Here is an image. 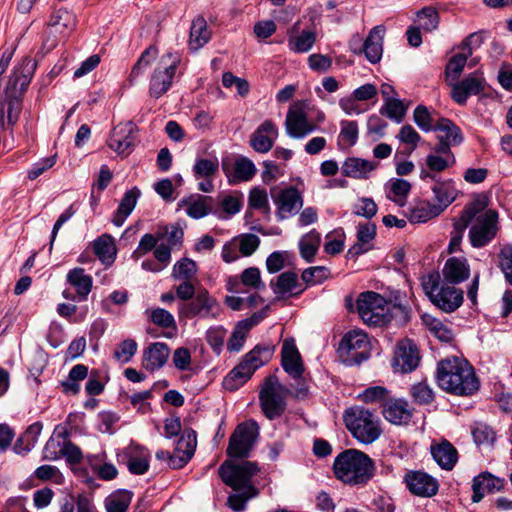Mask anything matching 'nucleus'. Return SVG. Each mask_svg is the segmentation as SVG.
<instances>
[{
  "mask_svg": "<svg viewBox=\"0 0 512 512\" xmlns=\"http://www.w3.org/2000/svg\"><path fill=\"white\" fill-rule=\"evenodd\" d=\"M214 199L201 194H191L178 202V209L184 208L186 214L193 219H201L213 213Z\"/></svg>",
  "mask_w": 512,
  "mask_h": 512,
  "instance_id": "a878e982",
  "label": "nucleus"
},
{
  "mask_svg": "<svg viewBox=\"0 0 512 512\" xmlns=\"http://www.w3.org/2000/svg\"><path fill=\"white\" fill-rule=\"evenodd\" d=\"M196 273V262L189 258H182L174 264L171 276L174 280H192Z\"/></svg>",
  "mask_w": 512,
  "mask_h": 512,
  "instance_id": "864d4df0",
  "label": "nucleus"
},
{
  "mask_svg": "<svg viewBox=\"0 0 512 512\" xmlns=\"http://www.w3.org/2000/svg\"><path fill=\"white\" fill-rule=\"evenodd\" d=\"M317 39L316 32L311 29L300 31V21L295 22L287 30V46L288 49L297 54L309 52Z\"/></svg>",
  "mask_w": 512,
  "mask_h": 512,
  "instance_id": "aec40b11",
  "label": "nucleus"
},
{
  "mask_svg": "<svg viewBox=\"0 0 512 512\" xmlns=\"http://www.w3.org/2000/svg\"><path fill=\"white\" fill-rule=\"evenodd\" d=\"M429 182H432L430 189L433 193V204L441 209L442 213L456 200L459 190L452 179L436 178L435 180H429Z\"/></svg>",
  "mask_w": 512,
  "mask_h": 512,
  "instance_id": "5701e85b",
  "label": "nucleus"
},
{
  "mask_svg": "<svg viewBox=\"0 0 512 512\" xmlns=\"http://www.w3.org/2000/svg\"><path fill=\"white\" fill-rule=\"evenodd\" d=\"M389 391L383 386H373L366 388L358 395V398L365 403H381L382 405L389 400Z\"/></svg>",
  "mask_w": 512,
  "mask_h": 512,
  "instance_id": "69168bd1",
  "label": "nucleus"
},
{
  "mask_svg": "<svg viewBox=\"0 0 512 512\" xmlns=\"http://www.w3.org/2000/svg\"><path fill=\"white\" fill-rule=\"evenodd\" d=\"M369 341L363 331H349L341 340L340 352L348 365L360 364L369 357Z\"/></svg>",
  "mask_w": 512,
  "mask_h": 512,
  "instance_id": "9b49d317",
  "label": "nucleus"
},
{
  "mask_svg": "<svg viewBox=\"0 0 512 512\" xmlns=\"http://www.w3.org/2000/svg\"><path fill=\"white\" fill-rule=\"evenodd\" d=\"M158 50L154 46L148 47L140 56L138 61L133 66L130 73V80L136 79L140 74H142L151 63L157 58Z\"/></svg>",
  "mask_w": 512,
  "mask_h": 512,
  "instance_id": "052dcab7",
  "label": "nucleus"
},
{
  "mask_svg": "<svg viewBox=\"0 0 512 512\" xmlns=\"http://www.w3.org/2000/svg\"><path fill=\"white\" fill-rule=\"evenodd\" d=\"M411 191V184L404 179H393L389 185L388 198L400 206H403L408 194Z\"/></svg>",
  "mask_w": 512,
  "mask_h": 512,
  "instance_id": "5fc2aeb1",
  "label": "nucleus"
},
{
  "mask_svg": "<svg viewBox=\"0 0 512 512\" xmlns=\"http://www.w3.org/2000/svg\"><path fill=\"white\" fill-rule=\"evenodd\" d=\"M259 437V426L253 420L240 423L229 439L228 448H252Z\"/></svg>",
  "mask_w": 512,
  "mask_h": 512,
  "instance_id": "cd10ccee",
  "label": "nucleus"
},
{
  "mask_svg": "<svg viewBox=\"0 0 512 512\" xmlns=\"http://www.w3.org/2000/svg\"><path fill=\"white\" fill-rule=\"evenodd\" d=\"M219 308L217 300L202 288L197 290L195 296L188 302L178 306L179 317L182 318H209L215 317Z\"/></svg>",
  "mask_w": 512,
  "mask_h": 512,
  "instance_id": "9d476101",
  "label": "nucleus"
},
{
  "mask_svg": "<svg viewBox=\"0 0 512 512\" xmlns=\"http://www.w3.org/2000/svg\"><path fill=\"white\" fill-rule=\"evenodd\" d=\"M505 480L494 476L490 472H482L475 476L472 481V501L480 502L486 494L499 492L504 488Z\"/></svg>",
  "mask_w": 512,
  "mask_h": 512,
  "instance_id": "393cba45",
  "label": "nucleus"
},
{
  "mask_svg": "<svg viewBox=\"0 0 512 512\" xmlns=\"http://www.w3.org/2000/svg\"><path fill=\"white\" fill-rule=\"evenodd\" d=\"M418 27L426 32H431L437 29L439 25V13L438 11L431 7H424L419 10L416 14Z\"/></svg>",
  "mask_w": 512,
  "mask_h": 512,
  "instance_id": "603ef678",
  "label": "nucleus"
},
{
  "mask_svg": "<svg viewBox=\"0 0 512 512\" xmlns=\"http://www.w3.org/2000/svg\"><path fill=\"white\" fill-rule=\"evenodd\" d=\"M376 225L373 223L359 224L357 227V242L348 250V255L358 257L369 251V243L375 238Z\"/></svg>",
  "mask_w": 512,
  "mask_h": 512,
  "instance_id": "c9c22d12",
  "label": "nucleus"
},
{
  "mask_svg": "<svg viewBox=\"0 0 512 512\" xmlns=\"http://www.w3.org/2000/svg\"><path fill=\"white\" fill-rule=\"evenodd\" d=\"M138 345L133 339H126L119 343L114 351V358L120 363H128L134 357Z\"/></svg>",
  "mask_w": 512,
  "mask_h": 512,
  "instance_id": "e2e57ef3",
  "label": "nucleus"
},
{
  "mask_svg": "<svg viewBox=\"0 0 512 512\" xmlns=\"http://www.w3.org/2000/svg\"><path fill=\"white\" fill-rule=\"evenodd\" d=\"M455 163L456 158L454 155L440 156L436 154H429L426 157L427 169H422L419 177L421 180L428 183L429 180L440 178L438 173L452 167Z\"/></svg>",
  "mask_w": 512,
  "mask_h": 512,
  "instance_id": "72a5a7b5",
  "label": "nucleus"
},
{
  "mask_svg": "<svg viewBox=\"0 0 512 512\" xmlns=\"http://www.w3.org/2000/svg\"><path fill=\"white\" fill-rule=\"evenodd\" d=\"M179 63L180 58L177 54L167 53L161 57L159 66L154 70L150 80L151 96L159 98L169 90Z\"/></svg>",
  "mask_w": 512,
  "mask_h": 512,
  "instance_id": "1a4fd4ad",
  "label": "nucleus"
},
{
  "mask_svg": "<svg viewBox=\"0 0 512 512\" xmlns=\"http://www.w3.org/2000/svg\"><path fill=\"white\" fill-rule=\"evenodd\" d=\"M498 232V213L488 209L477 214L469 229V240L474 248L488 245Z\"/></svg>",
  "mask_w": 512,
  "mask_h": 512,
  "instance_id": "6e6552de",
  "label": "nucleus"
},
{
  "mask_svg": "<svg viewBox=\"0 0 512 512\" xmlns=\"http://www.w3.org/2000/svg\"><path fill=\"white\" fill-rule=\"evenodd\" d=\"M140 190L137 187H133L132 189L126 191L119 203V206L116 212L113 215L112 222L115 226L121 227L127 217L134 210L137 200L140 197Z\"/></svg>",
  "mask_w": 512,
  "mask_h": 512,
  "instance_id": "ea45409f",
  "label": "nucleus"
},
{
  "mask_svg": "<svg viewBox=\"0 0 512 512\" xmlns=\"http://www.w3.org/2000/svg\"><path fill=\"white\" fill-rule=\"evenodd\" d=\"M211 38V31L208 28L206 20L199 16L192 22L190 28V37L188 41L189 49L198 51L202 48Z\"/></svg>",
  "mask_w": 512,
  "mask_h": 512,
  "instance_id": "79ce46f5",
  "label": "nucleus"
},
{
  "mask_svg": "<svg viewBox=\"0 0 512 512\" xmlns=\"http://www.w3.org/2000/svg\"><path fill=\"white\" fill-rule=\"evenodd\" d=\"M43 424L34 422L17 438L13 448H33L38 443Z\"/></svg>",
  "mask_w": 512,
  "mask_h": 512,
  "instance_id": "3c124183",
  "label": "nucleus"
},
{
  "mask_svg": "<svg viewBox=\"0 0 512 512\" xmlns=\"http://www.w3.org/2000/svg\"><path fill=\"white\" fill-rule=\"evenodd\" d=\"M221 209H213V214L218 218H227L237 214L242 207L241 200L233 195H226L222 198Z\"/></svg>",
  "mask_w": 512,
  "mask_h": 512,
  "instance_id": "bf43d9fd",
  "label": "nucleus"
},
{
  "mask_svg": "<svg viewBox=\"0 0 512 512\" xmlns=\"http://www.w3.org/2000/svg\"><path fill=\"white\" fill-rule=\"evenodd\" d=\"M223 171L229 178V182L236 184L239 182L249 181L256 174V167L252 160L247 157H239L235 160L233 173L230 174L225 164H223Z\"/></svg>",
  "mask_w": 512,
  "mask_h": 512,
  "instance_id": "a19ab883",
  "label": "nucleus"
},
{
  "mask_svg": "<svg viewBox=\"0 0 512 512\" xmlns=\"http://www.w3.org/2000/svg\"><path fill=\"white\" fill-rule=\"evenodd\" d=\"M435 462L444 470L450 471L458 461V450H430Z\"/></svg>",
  "mask_w": 512,
  "mask_h": 512,
  "instance_id": "0e129e2a",
  "label": "nucleus"
},
{
  "mask_svg": "<svg viewBox=\"0 0 512 512\" xmlns=\"http://www.w3.org/2000/svg\"><path fill=\"white\" fill-rule=\"evenodd\" d=\"M389 302L380 294L367 291L357 299V311L361 319L368 326L382 327L388 324Z\"/></svg>",
  "mask_w": 512,
  "mask_h": 512,
  "instance_id": "423d86ee",
  "label": "nucleus"
},
{
  "mask_svg": "<svg viewBox=\"0 0 512 512\" xmlns=\"http://www.w3.org/2000/svg\"><path fill=\"white\" fill-rule=\"evenodd\" d=\"M343 420L351 434L364 445L372 444L383 432L380 418L362 406L346 409Z\"/></svg>",
  "mask_w": 512,
  "mask_h": 512,
  "instance_id": "20e7f679",
  "label": "nucleus"
},
{
  "mask_svg": "<svg viewBox=\"0 0 512 512\" xmlns=\"http://www.w3.org/2000/svg\"><path fill=\"white\" fill-rule=\"evenodd\" d=\"M434 131L437 133L436 137L439 141H444L454 146L460 145L464 139L461 129L448 118L438 119L435 123Z\"/></svg>",
  "mask_w": 512,
  "mask_h": 512,
  "instance_id": "4c0bfd02",
  "label": "nucleus"
},
{
  "mask_svg": "<svg viewBox=\"0 0 512 512\" xmlns=\"http://www.w3.org/2000/svg\"><path fill=\"white\" fill-rule=\"evenodd\" d=\"M219 172V161L217 157L203 158L198 157L192 167V173L198 183V190L204 193L214 191L213 180Z\"/></svg>",
  "mask_w": 512,
  "mask_h": 512,
  "instance_id": "f3484780",
  "label": "nucleus"
},
{
  "mask_svg": "<svg viewBox=\"0 0 512 512\" xmlns=\"http://www.w3.org/2000/svg\"><path fill=\"white\" fill-rule=\"evenodd\" d=\"M275 346L258 344L244 359L225 377L223 385L229 391H234L247 382L254 372L267 364L273 357Z\"/></svg>",
  "mask_w": 512,
  "mask_h": 512,
  "instance_id": "39448f33",
  "label": "nucleus"
},
{
  "mask_svg": "<svg viewBox=\"0 0 512 512\" xmlns=\"http://www.w3.org/2000/svg\"><path fill=\"white\" fill-rule=\"evenodd\" d=\"M419 362L420 354L416 344L410 339L400 341L395 350L394 368L402 373H409L418 367Z\"/></svg>",
  "mask_w": 512,
  "mask_h": 512,
  "instance_id": "a211bd4d",
  "label": "nucleus"
},
{
  "mask_svg": "<svg viewBox=\"0 0 512 512\" xmlns=\"http://www.w3.org/2000/svg\"><path fill=\"white\" fill-rule=\"evenodd\" d=\"M442 275L446 284L454 286L467 280L470 266L465 257H450L444 263Z\"/></svg>",
  "mask_w": 512,
  "mask_h": 512,
  "instance_id": "c85d7f7f",
  "label": "nucleus"
},
{
  "mask_svg": "<svg viewBox=\"0 0 512 512\" xmlns=\"http://www.w3.org/2000/svg\"><path fill=\"white\" fill-rule=\"evenodd\" d=\"M278 137V128L272 120L261 123L250 137L251 147L258 153L269 152Z\"/></svg>",
  "mask_w": 512,
  "mask_h": 512,
  "instance_id": "412c9836",
  "label": "nucleus"
},
{
  "mask_svg": "<svg viewBox=\"0 0 512 512\" xmlns=\"http://www.w3.org/2000/svg\"><path fill=\"white\" fill-rule=\"evenodd\" d=\"M388 323L395 321L397 325L403 326L411 319V309L402 304H391L389 302L387 309Z\"/></svg>",
  "mask_w": 512,
  "mask_h": 512,
  "instance_id": "774afa93",
  "label": "nucleus"
},
{
  "mask_svg": "<svg viewBox=\"0 0 512 512\" xmlns=\"http://www.w3.org/2000/svg\"><path fill=\"white\" fill-rule=\"evenodd\" d=\"M385 27L377 25L373 27L363 44V52L369 62L372 64L378 63L381 60L383 53V37Z\"/></svg>",
  "mask_w": 512,
  "mask_h": 512,
  "instance_id": "473e14b6",
  "label": "nucleus"
},
{
  "mask_svg": "<svg viewBox=\"0 0 512 512\" xmlns=\"http://www.w3.org/2000/svg\"><path fill=\"white\" fill-rule=\"evenodd\" d=\"M157 235L160 240L165 241L171 249H179L182 246L184 231L177 224L166 225L157 230Z\"/></svg>",
  "mask_w": 512,
  "mask_h": 512,
  "instance_id": "49530a36",
  "label": "nucleus"
},
{
  "mask_svg": "<svg viewBox=\"0 0 512 512\" xmlns=\"http://www.w3.org/2000/svg\"><path fill=\"white\" fill-rule=\"evenodd\" d=\"M137 130V126L132 121L119 123L110 133L107 140L108 147L119 155H128L134 146Z\"/></svg>",
  "mask_w": 512,
  "mask_h": 512,
  "instance_id": "dca6fc26",
  "label": "nucleus"
},
{
  "mask_svg": "<svg viewBox=\"0 0 512 512\" xmlns=\"http://www.w3.org/2000/svg\"><path fill=\"white\" fill-rule=\"evenodd\" d=\"M499 268L505 280L512 286V244L504 245L498 254Z\"/></svg>",
  "mask_w": 512,
  "mask_h": 512,
  "instance_id": "338daca9",
  "label": "nucleus"
},
{
  "mask_svg": "<svg viewBox=\"0 0 512 512\" xmlns=\"http://www.w3.org/2000/svg\"><path fill=\"white\" fill-rule=\"evenodd\" d=\"M404 483L411 494L422 498L433 497L439 490L437 479L420 470L408 471Z\"/></svg>",
  "mask_w": 512,
  "mask_h": 512,
  "instance_id": "2eb2a0df",
  "label": "nucleus"
},
{
  "mask_svg": "<svg viewBox=\"0 0 512 512\" xmlns=\"http://www.w3.org/2000/svg\"><path fill=\"white\" fill-rule=\"evenodd\" d=\"M411 396L419 405H429L434 401L435 394L433 389L426 381L415 383L410 389Z\"/></svg>",
  "mask_w": 512,
  "mask_h": 512,
  "instance_id": "6e6d98bb",
  "label": "nucleus"
},
{
  "mask_svg": "<svg viewBox=\"0 0 512 512\" xmlns=\"http://www.w3.org/2000/svg\"><path fill=\"white\" fill-rule=\"evenodd\" d=\"M471 434L477 446L490 447L495 444L496 432L485 423H476L471 429Z\"/></svg>",
  "mask_w": 512,
  "mask_h": 512,
  "instance_id": "09e8293b",
  "label": "nucleus"
},
{
  "mask_svg": "<svg viewBox=\"0 0 512 512\" xmlns=\"http://www.w3.org/2000/svg\"><path fill=\"white\" fill-rule=\"evenodd\" d=\"M248 204L251 208L259 210L265 215L270 214V205L267 191L264 188L255 187L250 190Z\"/></svg>",
  "mask_w": 512,
  "mask_h": 512,
  "instance_id": "4d7b16f0",
  "label": "nucleus"
},
{
  "mask_svg": "<svg viewBox=\"0 0 512 512\" xmlns=\"http://www.w3.org/2000/svg\"><path fill=\"white\" fill-rule=\"evenodd\" d=\"M66 282L75 290V293L68 288L64 289L62 296L65 299L75 302H83L88 299L93 287V279L85 273L83 268L76 267L69 270L66 274Z\"/></svg>",
  "mask_w": 512,
  "mask_h": 512,
  "instance_id": "4468645a",
  "label": "nucleus"
},
{
  "mask_svg": "<svg viewBox=\"0 0 512 512\" xmlns=\"http://www.w3.org/2000/svg\"><path fill=\"white\" fill-rule=\"evenodd\" d=\"M377 163L362 158L349 157L342 164V174L354 179H366L377 168Z\"/></svg>",
  "mask_w": 512,
  "mask_h": 512,
  "instance_id": "f704fd0d",
  "label": "nucleus"
},
{
  "mask_svg": "<svg viewBox=\"0 0 512 512\" xmlns=\"http://www.w3.org/2000/svg\"><path fill=\"white\" fill-rule=\"evenodd\" d=\"M484 84V78L473 73L452 85L451 97L457 104L464 105L470 95H477L484 89Z\"/></svg>",
  "mask_w": 512,
  "mask_h": 512,
  "instance_id": "bb28decb",
  "label": "nucleus"
},
{
  "mask_svg": "<svg viewBox=\"0 0 512 512\" xmlns=\"http://www.w3.org/2000/svg\"><path fill=\"white\" fill-rule=\"evenodd\" d=\"M281 366L284 371L296 381H299L304 373V364L293 338L283 341L281 349Z\"/></svg>",
  "mask_w": 512,
  "mask_h": 512,
  "instance_id": "6ab92c4d",
  "label": "nucleus"
},
{
  "mask_svg": "<svg viewBox=\"0 0 512 512\" xmlns=\"http://www.w3.org/2000/svg\"><path fill=\"white\" fill-rule=\"evenodd\" d=\"M249 451L228 450L229 458L219 468V476L223 482L240 492L228 497V504L235 511L244 510L246 502L258 494L252 477L259 472V468L255 462L246 460Z\"/></svg>",
  "mask_w": 512,
  "mask_h": 512,
  "instance_id": "f257e3e1",
  "label": "nucleus"
},
{
  "mask_svg": "<svg viewBox=\"0 0 512 512\" xmlns=\"http://www.w3.org/2000/svg\"><path fill=\"white\" fill-rule=\"evenodd\" d=\"M170 356V348L166 343L154 342L143 351L142 366L148 371L161 369Z\"/></svg>",
  "mask_w": 512,
  "mask_h": 512,
  "instance_id": "7c9ffc66",
  "label": "nucleus"
},
{
  "mask_svg": "<svg viewBox=\"0 0 512 512\" xmlns=\"http://www.w3.org/2000/svg\"><path fill=\"white\" fill-rule=\"evenodd\" d=\"M35 63L30 58H24L21 63L16 66L10 75L6 90L8 93H14L21 97L31 81Z\"/></svg>",
  "mask_w": 512,
  "mask_h": 512,
  "instance_id": "b1692460",
  "label": "nucleus"
},
{
  "mask_svg": "<svg viewBox=\"0 0 512 512\" xmlns=\"http://www.w3.org/2000/svg\"><path fill=\"white\" fill-rule=\"evenodd\" d=\"M431 302L446 313L454 312L463 303V291L454 286L443 284L431 299Z\"/></svg>",
  "mask_w": 512,
  "mask_h": 512,
  "instance_id": "c756f323",
  "label": "nucleus"
},
{
  "mask_svg": "<svg viewBox=\"0 0 512 512\" xmlns=\"http://www.w3.org/2000/svg\"><path fill=\"white\" fill-rule=\"evenodd\" d=\"M286 392L287 390L280 384L277 376L270 375L265 379L259 393V400L261 409L269 420L279 418L284 413Z\"/></svg>",
  "mask_w": 512,
  "mask_h": 512,
  "instance_id": "0eeeda50",
  "label": "nucleus"
},
{
  "mask_svg": "<svg viewBox=\"0 0 512 512\" xmlns=\"http://www.w3.org/2000/svg\"><path fill=\"white\" fill-rule=\"evenodd\" d=\"M320 234L315 230L304 235L299 241L301 257L307 262H312L320 245Z\"/></svg>",
  "mask_w": 512,
  "mask_h": 512,
  "instance_id": "de8ad7c7",
  "label": "nucleus"
},
{
  "mask_svg": "<svg viewBox=\"0 0 512 512\" xmlns=\"http://www.w3.org/2000/svg\"><path fill=\"white\" fill-rule=\"evenodd\" d=\"M478 213L479 209L476 205L471 204L466 206L460 216L454 221L453 231L451 233L463 236L466 228L470 223L472 224L473 219Z\"/></svg>",
  "mask_w": 512,
  "mask_h": 512,
  "instance_id": "13d9d810",
  "label": "nucleus"
},
{
  "mask_svg": "<svg viewBox=\"0 0 512 512\" xmlns=\"http://www.w3.org/2000/svg\"><path fill=\"white\" fill-rule=\"evenodd\" d=\"M93 249L98 259L107 267L116 259V246L109 235H102L93 242Z\"/></svg>",
  "mask_w": 512,
  "mask_h": 512,
  "instance_id": "37998d69",
  "label": "nucleus"
},
{
  "mask_svg": "<svg viewBox=\"0 0 512 512\" xmlns=\"http://www.w3.org/2000/svg\"><path fill=\"white\" fill-rule=\"evenodd\" d=\"M45 448H78L70 441V430L68 425L59 424L55 427Z\"/></svg>",
  "mask_w": 512,
  "mask_h": 512,
  "instance_id": "8fccbe9b",
  "label": "nucleus"
},
{
  "mask_svg": "<svg viewBox=\"0 0 512 512\" xmlns=\"http://www.w3.org/2000/svg\"><path fill=\"white\" fill-rule=\"evenodd\" d=\"M372 460L360 450H343L334 462L338 479L348 484H364L373 476Z\"/></svg>",
  "mask_w": 512,
  "mask_h": 512,
  "instance_id": "7ed1b4c3",
  "label": "nucleus"
},
{
  "mask_svg": "<svg viewBox=\"0 0 512 512\" xmlns=\"http://www.w3.org/2000/svg\"><path fill=\"white\" fill-rule=\"evenodd\" d=\"M48 27L50 34L66 37L75 27V17L69 11L59 9L51 15Z\"/></svg>",
  "mask_w": 512,
  "mask_h": 512,
  "instance_id": "e433bc0d",
  "label": "nucleus"
},
{
  "mask_svg": "<svg viewBox=\"0 0 512 512\" xmlns=\"http://www.w3.org/2000/svg\"><path fill=\"white\" fill-rule=\"evenodd\" d=\"M271 197L276 206V216L280 221L295 216L303 206V196L293 186L283 189L273 188Z\"/></svg>",
  "mask_w": 512,
  "mask_h": 512,
  "instance_id": "f8f14e48",
  "label": "nucleus"
},
{
  "mask_svg": "<svg viewBox=\"0 0 512 512\" xmlns=\"http://www.w3.org/2000/svg\"><path fill=\"white\" fill-rule=\"evenodd\" d=\"M195 450H158L156 458L172 469L185 466L193 457Z\"/></svg>",
  "mask_w": 512,
  "mask_h": 512,
  "instance_id": "c03bdc74",
  "label": "nucleus"
},
{
  "mask_svg": "<svg viewBox=\"0 0 512 512\" xmlns=\"http://www.w3.org/2000/svg\"><path fill=\"white\" fill-rule=\"evenodd\" d=\"M132 497L133 493L125 489L111 493L104 502L106 512H127Z\"/></svg>",
  "mask_w": 512,
  "mask_h": 512,
  "instance_id": "a18cd8bd",
  "label": "nucleus"
},
{
  "mask_svg": "<svg viewBox=\"0 0 512 512\" xmlns=\"http://www.w3.org/2000/svg\"><path fill=\"white\" fill-rule=\"evenodd\" d=\"M270 287L278 298L301 295L306 287L299 282L298 275L293 271H286L270 282Z\"/></svg>",
  "mask_w": 512,
  "mask_h": 512,
  "instance_id": "4be33fe9",
  "label": "nucleus"
},
{
  "mask_svg": "<svg viewBox=\"0 0 512 512\" xmlns=\"http://www.w3.org/2000/svg\"><path fill=\"white\" fill-rule=\"evenodd\" d=\"M330 275V271L325 266H313L306 268L302 274L301 278L303 282L307 286H314L317 284H321L324 280H326Z\"/></svg>",
  "mask_w": 512,
  "mask_h": 512,
  "instance_id": "680f3d73",
  "label": "nucleus"
},
{
  "mask_svg": "<svg viewBox=\"0 0 512 512\" xmlns=\"http://www.w3.org/2000/svg\"><path fill=\"white\" fill-rule=\"evenodd\" d=\"M384 418L395 425H406L412 418V409L403 399H389L383 404Z\"/></svg>",
  "mask_w": 512,
  "mask_h": 512,
  "instance_id": "2f4dec72",
  "label": "nucleus"
},
{
  "mask_svg": "<svg viewBox=\"0 0 512 512\" xmlns=\"http://www.w3.org/2000/svg\"><path fill=\"white\" fill-rule=\"evenodd\" d=\"M435 378L442 390L456 396H471L480 387L474 368L467 360L458 357L439 361Z\"/></svg>",
  "mask_w": 512,
  "mask_h": 512,
  "instance_id": "f03ea898",
  "label": "nucleus"
},
{
  "mask_svg": "<svg viewBox=\"0 0 512 512\" xmlns=\"http://www.w3.org/2000/svg\"><path fill=\"white\" fill-rule=\"evenodd\" d=\"M441 214V209L437 208L428 200L416 201L406 213L411 223H425Z\"/></svg>",
  "mask_w": 512,
  "mask_h": 512,
  "instance_id": "58836bf2",
  "label": "nucleus"
},
{
  "mask_svg": "<svg viewBox=\"0 0 512 512\" xmlns=\"http://www.w3.org/2000/svg\"><path fill=\"white\" fill-rule=\"evenodd\" d=\"M305 103L290 108L285 119L287 135L293 139H303L318 129V125L308 119Z\"/></svg>",
  "mask_w": 512,
  "mask_h": 512,
  "instance_id": "ddd939ff",
  "label": "nucleus"
}]
</instances>
